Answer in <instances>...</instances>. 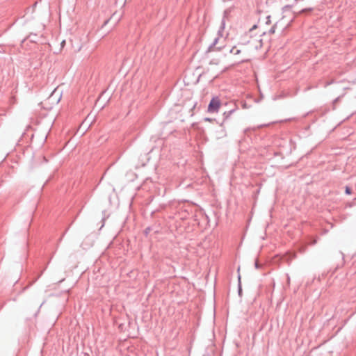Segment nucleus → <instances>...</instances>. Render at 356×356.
Wrapping results in <instances>:
<instances>
[{
  "instance_id": "1",
  "label": "nucleus",
  "mask_w": 356,
  "mask_h": 356,
  "mask_svg": "<svg viewBox=\"0 0 356 356\" xmlns=\"http://www.w3.org/2000/svg\"><path fill=\"white\" fill-rule=\"evenodd\" d=\"M220 106V101L218 97H213L208 106V112L211 113H217Z\"/></svg>"
},
{
  "instance_id": "2",
  "label": "nucleus",
  "mask_w": 356,
  "mask_h": 356,
  "mask_svg": "<svg viewBox=\"0 0 356 356\" xmlns=\"http://www.w3.org/2000/svg\"><path fill=\"white\" fill-rule=\"evenodd\" d=\"M219 38H216L212 43L209 46L207 52H211L215 50V46L218 44Z\"/></svg>"
},
{
  "instance_id": "3",
  "label": "nucleus",
  "mask_w": 356,
  "mask_h": 356,
  "mask_svg": "<svg viewBox=\"0 0 356 356\" xmlns=\"http://www.w3.org/2000/svg\"><path fill=\"white\" fill-rule=\"evenodd\" d=\"M225 17L222 18V21H221V25H220V27L218 30V34L220 35H222L221 33L223 31V30L225 29Z\"/></svg>"
},
{
  "instance_id": "4",
  "label": "nucleus",
  "mask_w": 356,
  "mask_h": 356,
  "mask_svg": "<svg viewBox=\"0 0 356 356\" xmlns=\"http://www.w3.org/2000/svg\"><path fill=\"white\" fill-rule=\"evenodd\" d=\"M235 111V109H232L229 111L228 112H225L224 115H225V118L229 117Z\"/></svg>"
},
{
  "instance_id": "5",
  "label": "nucleus",
  "mask_w": 356,
  "mask_h": 356,
  "mask_svg": "<svg viewBox=\"0 0 356 356\" xmlns=\"http://www.w3.org/2000/svg\"><path fill=\"white\" fill-rule=\"evenodd\" d=\"M276 24H275L268 31L269 34H273L275 32Z\"/></svg>"
},
{
  "instance_id": "6",
  "label": "nucleus",
  "mask_w": 356,
  "mask_h": 356,
  "mask_svg": "<svg viewBox=\"0 0 356 356\" xmlns=\"http://www.w3.org/2000/svg\"><path fill=\"white\" fill-rule=\"evenodd\" d=\"M241 291H242V289H241V277L239 275L238 276V294L239 295H241Z\"/></svg>"
},
{
  "instance_id": "7",
  "label": "nucleus",
  "mask_w": 356,
  "mask_h": 356,
  "mask_svg": "<svg viewBox=\"0 0 356 356\" xmlns=\"http://www.w3.org/2000/svg\"><path fill=\"white\" fill-rule=\"evenodd\" d=\"M345 193H346V194H347V195H350V194H351V193H352V191H351L350 188V187H348V186H346V189H345Z\"/></svg>"
},
{
  "instance_id": "8",
  "label": "nucleus",
  "mask_w": 356,
  "mask_h": 356,
  "mask_svg": "<svg viewBox=\"0 0 356 356\" xmlns=\"http://www.w3.org/2000/svg\"><path fill=\"white\" fill-rule=\"evenodd\" d=\"M312 10H313L312 8H308L302 9V10H300V13H305V12H307V11H311Z\"/></svg>"
},
{
  "instance_id": "9",
  "label": "nucleus",
  "mask_w": 356,
  "mask_h": 356,
  "mask_svg": "<svg viewBox=\"0 0 356 356\" xmlns=\"http://www.w3.org/2000/svg\"><path fill=\"white\" fill-rule=\"evenodd\" d=\"M316 243H317V240H316V239H314V240H312V241L309 243V244H310L311 245H315Z\"/></svg>"
},
{
  "instance_id": "10",
  "label": "nucleus",
  "mask_w": 356,
  "mask_h": 356,
  "mask_svg": "<svg viewBox=\"0 0 356 356\" xmlns=\"http://www.w3.org/2000/svg\"><path fill=\"white\" fill-rule=\"evenodd\" d=\"M254 266H255L256 268H260V265L259 264L257 260L255 261Z\"/></svg>"
},
{
  "instance_id": "11",
  "label": "nucleus",
  "mask_w": 356,
  "mask_h": 356,
  "mask_svg": "<svg viewBox=\"0 0 356 356\" xmlns=\"http://www.w3.org/2000/svg\"><path fill=\"white\" fill-rule=\"evenodd\" d=\"M235 49L236 47H232L230 50H229V52L232 53V54H234L235 52Z\"/></svg>"
},
{
  "instance_id": "12",
  "label": "nucleus",
  "mask_w": 356,
  "mask_h": 356,
  "mask_svg": "<svg viewBox=\"0 0 356 356\" xmlns=\"http://www.w3.org/2000/svg\"><path fill=\"white\" fill-rule=\"evenodd\" d=\"M241 53V50L240 49H236L235 50V52L234 53V55H237V54H239Z\"/></svg>"
},
{
  "instance_id": "13",
  "label": "nucleus",
  "mask_w": 356,
  "mask_h": 356,
  "mask_svg": "<svg viewBox=\"0 0 356 356\" xmlns=\"http://www.w3.org/2000/svg\"><path fill=\"white\" fill-rule=\"evenodd\" d=\"M270 16H268L267 17V22H266V24H269L270 22Z\"/></svg>"
},
{
  "instance_id": "14",
  "label": "nucleus",
  "mask_w": 356,
  "mask_h": 356,
  "mask_svg": "<svg viewBox=\"0 0 356 356\" xmlns=\"http://www.w3.org/2000/svg\"><path fill=\"white\" fill-rule=\"evenodd\" d=\"M204 120H205V121L211 122L212 120H211V118H204Z\"/></svg>"
},
{
  "instance_id": "15",
  "label": "nucleus",
  "mask_w": 356,
  "mask_h": 356,
  "mask_svg": "<svg viewBox=\"0 0 356 356\" xmlns=\"http://www.w3.org/2000/svg\"><path fill=\"white\" fill-rule=\"evenodd\" d=\"M108 22V20L105 21L104 23V26L106 25Z\"/></svg>"
},
{
  "instance_id": "16",
  "label": "nucleus",
  "mask_w": 356,
  "mask_h": 356,
  "mask_svg": "<svg viewBox=\"0 0 356 356\" xmlns=\"http://www.w3.org/2000/svg\"><path fill=\"white\" fill-rule=\"evenodd\" d=\"M216 49L218 50V51H220L221 50V47H217Z\"/></svg>"
}]
</instances>
